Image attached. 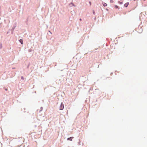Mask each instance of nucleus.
<instances>
[{
	"mask_svg": "<svg viewBox=\"0 0 147 147\" xmlns=\"http://www.w3.org/2000/svg\"><path fill=\"white\" fill-rule=\"evenodd\" d=\"M71 4L73 5V6H74V5H73V3H72Z\"/></svg>",
	"mask_w": 147,
	"mask_h": 147,
	"instance_id": "12",
	"label": "nucleus"
},
{
	"mask_svg": "<svg viewBox=\"0 0 147 147\" xmlns=\"http://www.w3.org/2000/svg\"><path fill=\"white\" fill-rule=\"evenodd\" d=\"M80 21H81V20H82L81 19V18L80 19Z\"/></svg>",
	"mask_w": 147,
	"mask_h": 147,
	"instance_id": "11",
	"label": "nucleus"
},
{
	"mask_svg": "<svg viewBox=\"0 0 147 147\" xmlns=\"http://www.w3.org/2000/svg\"><path fill=\"white\" fill-rule=\"evenodd\" d=\"M90 4L91 5V3L90 2Z\"/></svg>",
	"mask_w": 147,
	"mask_h": 147,
	"instance_id": "13",
	"label": "nucleus"
},
{
	"mask_svg": "<svg viewBox=\"0 0 147 147\" xmlns=\"http://www.w3.org/2000/svg\"><path fill=\"white\" fill-rule=\"evenodd\" d=\"M128 3H126L124 5V6L125 7H127L128 5Z\"/></svg>",
	"mask_w": 147,
	"mask_h": 147,
	"instance_id": "4",
	"label": "nucleus"
},
{
	"mask_svg": "<svg viewBox=\"0 0 147 147\" xmlns=\"http://www.w3.org/2000/svg\"><path fill=\"white\" fill-rule=\"evenodd\" d=\"M146 0H144V1H145Z\"/></svg>",
	"mask_w": 147,
	"mask_h": 147,
	"instance_id": "14",
	"label": "nucleus"
},
{
	"mask_svg": "<svg viewBox=\"0 0 147 147\" xmlns=\"http://www.w3.org/2000/svg\"><path fill=\"white\" fill-rule=\"evenodd\" d=\"M119 3L120 4H122V3L121 2H119Z\"/></svg>",
	"mask_w": 147,
	"mask_h": 147,
	"instance_id": "10",
	"label": "nucleus"
},
{
	"mask_svg": "<svg viewBox=\"0 0 147 147\" xmlns=\"http://www.w3.org/2000/svg\"><path fill=\"white\" fill-rule=\"evenodd\" d=\"M93 13L94 14H95V12H94V11H93Z\"/></svg>",
	"mask_w": 147,
	"mask_h": 147,
	"instance_id": "9",
	"label": "nucleus"
},
{
	"mask_svg": "<svg viewBox=\"0 0 147 147\" xmlns=\"http://www.w3.org/2000/svg\"><path fill=\"white\" fill-rule=\"evenodd\" d=\"M115 7L116 8H119H119L118 6H117V5H115Z\"/></svg>",
	"mask_w": 147,
	"mask_h": 147,
	"instance_id": "6",
	"label": "nucleus"
},
{
	"mask_svg": "<svg viewBox=\"0 0 147 147\" xmlns=\"http://www.w3.org/2000/svg\"><path fill=\"white\" fill-rule=\"evenodd\" d=\"M64 105L61 103L60 107V109L61 110H62L64 108Z\"/></svg>",
	"mask_w": 147,
	"mask_h": 147,
	"instance_id": "1",
	"label": "nucleus"
},
{
	"mask_svg": "<svg viewBox=\"0 0 147 147\" xmlns=\"http://www.w3.org/2000/svg\"><path fill=\"white\" fill-rule=\"evenodd\" d=\"M19 41H20V42L21 43V44H23V40H22V39H20L19 40Z\"/></svg>",
	"mask_w": 147,
	"mask_h": 147,
	"instance_id": "5",
	"label": "nucleus"
},
{
	"mask_svg": "<svg viewBox=\"0 0 147 147\" xmlns=\"http://www.w3.org/2000/svg\"><path fill=\"white\" fill-rule=\"evenodd\" d=\"M73 137H70L69 138H68L67 139V140H70V141H72V138Z\"/></svg>",
	"mask_w": 147,
	"mask_h": 147,
	"instance_id": "2",
	"label": "nucleus"
},
{
	"mask_svg": "<svg viewBox=\"0 0 147 147\" xmlns=\"http://www.w3.org/2000/svg\"><path fill=\"white\" fill-rule=\"evenodd\" d=\"M103 5L104 7H105L107 6V4L106 3H103Z\"/></svg>",
	"mask_w": 147,
	"mask_h": 147,
	"instance_id": "3",
	"label": "nucleus"
},
{
	"mask_svg": "<svg viewBox=\"0 0 147 147\" xmlns=\"http://www.w3.org/2000/svg\"><path fill=\"white\" fill-rule=\"evenodd\" d=\"M110 2H111V3H113V0H110Z\"/></svg>",
	"mask_w": 147,
	"mask_h": 147,
	"instance_id": "7",
	"label": "nucleus"
},
{
	"mask_svg": "<svg viewBox=\"0 0 147 147\" xmlns=\"http://www.w3.org/2000/svg\"><path fill=\"white\" fill-rule=\"evenodd\" d=\"M21 78L22 80H24V78L23 76L21 77Z\"/></svg>",
	"mask_w": 147,
	"mask_h": 147,
	"instance_id": "8",
	"label": "nucleus"
}]
</instances>
